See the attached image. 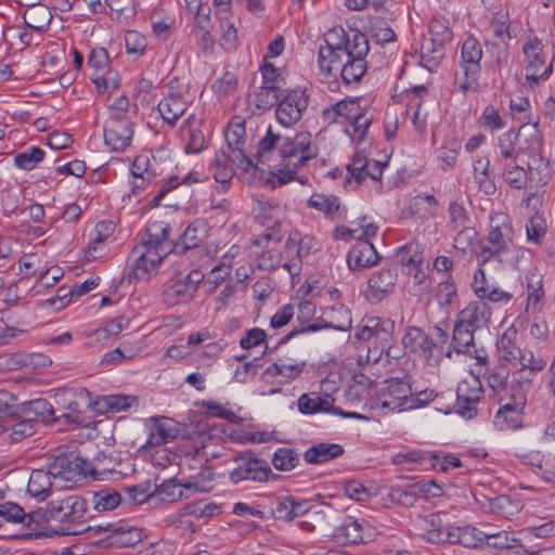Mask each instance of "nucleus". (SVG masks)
I'll use <instances>...</instances> for the list:
<instances>
[{
    "instance_id": "20e7f679",
    "label": "nucleus",
    "mask_w": 555,
    "mask_h": 555,
    "mask_svg": "<svg viewBox=\"0 0 555 555\" xmlns=\"http://www.w3.org/2000/svg\"><path fill=\"white\" fill-rule=\"evenodd\" d=\"M436 340L427 335L422 328L408 326L402 337V345L405 352L418 356L429 364L438 363L443 356L450 358L451 351L446 345L448 334L440 327H435Z\"/></svg>"
},
{
    "instance_id": "1a4fd4ad",
    "label": "nucleus",
    "mask_w": 555,
    "mask_h": 555,
    "mask_svg": "<svg viewBox=\"0 0 555 555\" xmlns=\"http://www.w3.org/2000/svg\"><path fill=\"white\" fill-rule=\"evenodd\" d=\"M233 463L234 468L230 472L229 478L235 485L243 481L267 482L270 477H274L268 462L249 451L235 455Z\"/></svg>"
},
{
    "instance_id": "4468645a",
    "label": "nucleus",
    "mask_w": 555,
    "mask_h": 555,
    "mask_svg": "<svg viewBox=\"0 0 555 555\" xmlns=\"http://www.w3.org/2000/svg\"><path fill=\"white\" fill-rule=\"evenodd\" d=\"M516 133L519 135L518 152H520V156L527 155L529 157L528 170L539 169L544 163L542 156L543 135L539 122L524 124Z\"/></svg>"
},
{
    "instance_id": "39448f33",
    "label": "nucleus",
    "mask_w": 555,
    "mask_h": 555,
    "mask_svg": "<svg viewBox=\"0 0 555 555\" xmlns=\"http://www.w3.org/2000/svg\"><path fill=\"white\" fill-rule=\"evenodd\" d=\"M525 86L534 90L553 74V63L546 62V53L542 40L537 36L529 37L522 44Z\"/></svg>"
},
{
    "instance_id": "69168bd1",
    "label": "nucleus",
    "mask_w": 555,
    "mask_h": 555,
    "mask_svg": "<svg viewBox=\"0 0 555 555\" xmlns=\"http://www.w3.org/2000/svg\"><path fill=\"white\" fill-rule=\"evenodd\" d=\"M240 346L244 350H250L259 346H264L266 350L268 349L267 334L262 328L259 327L247 330L240 338Z\"/></svg>"
},
{
    "instance_id": "ea45409f",
    "label": "nucleus",
    "mask_w": 555,
    "mask_h": 555,
    "mask_svg": "<svg viewBox=\"0 0 555 555\" xmlns=\"http://www.w3.org/2000/svg\"><path fill=\"white\" fill-rule=\"evenodd\" d=\"M333 399L325 395L321 397L317 392L304 393L298 400L299 411L305 414H313L318 412H326L331 409Z\"/></svg>"
},
{
    "instance_id": "58836bf2",
    "label": "nucleus",
    "mask_w": 555,
    "mask_h": 555,
    "mask_svg": "<svg viewBox=\"0 0 555 555\" xmlns=\"http://www.w3.org/2000/svg\"><path fill=\"white\" fill-rule=\"evenodd\" d=\"M473 224V218L464 204L459 201H451L448 207V230L454 231Z\"/></svg>"
},
{
    "instance_id": "13d9d810",
    "label": "nucleus",
    "mask_w": 555,
    "mask_h": 555,
    "mask_svg": "<svg viewBox=\"0 0 555 555\" xmlns=\"http://www.w3.org/2000/svg\"><path fill=\"white\" fill-rule=\"evenodd\" d=\"M387 164L375 162L370 164L369 167H364L359 175H350L345 181L346 188L356 189L364 179L370 178L374 181H378L382 178L383 169Z\"/></svg>"
},
{
    "instance_id": "ddd939ff",
    "label": "nucleus",
    "mask_w": 555,
    "mask_h": 555,
    "mask_svg": "<svg viewBox=\"0 0 555 555\" xmlns=\"http://www.w3.org/2000/svg\"><path fill=\"white\" fill-rule=\"evenodd\" d=\"M309 96L304 89L288 90L281 95L275 104L276 120L284 127H291L297 124L302 113L307 109Z\"/></svg>"
},
{
    "instance_id": "864d4df0",
    "label": "nucleus",
    "mask_w": 555,
    "mask_h": 555,
    "mask_svg": "<svg viewBox=\"0 0 555 555\" xmlns=\"http://www.w3.org/2000/svg\"><path fill=\"white\" fill-rule=\"evenodd\" d=\"M476 331L455 322L453 330V346L457 353H470L474 347V333Z\"/></svg>"
},
{
    "instance_id": "f03ea898",
    "label": "nucleus",
    "mask_w": 555,
    "mask_h": 555,
    "mask_svg": "<svg viewBox=\"0 0 555 555\" xmlns=\"http://www.w3.org/2000/svg\"><path fill=\"white\" fill-rule=\"evenodd\" d=\"M359 96H347L323 108L321 117L326 125L349 124L346 132L352 140L363 141L374 119L372 107Z\"/></svg>"
},
{
    "instance_id": "c85d7f7f",
    "label": "nucleus",
    "mask_w": 555,
    "mask_h": 555,
    "mask_svg": "<svg viewBox=\"0 0 555 555\" xmlns=\"http://www.w3.org/2000/svg\"><path fill=\"white\" fill-rule=\"evenodd\" d=\"M397 273L391 269H382L373 273L367 281V291L365 293L367 300L379 302L384 295L391 292L396 284Z\"/></svg>"
},
{
    "instance_id": "052dcab7",
    "label": "nucleus",
    "mask_w": 555,
    "mask_h": 555,
    "mask_svg": "<svg viewBox=\"0 0 555 555\" xmlns=\"http://www.w3.org/2000/svg\"><path fill=\"white\" fill-rule=\"evenodd\" d=\"M308 206L325 215H332L339 209V201L333 195L315 193L309 198Z\"/></svg>"
},
{
    "instance_id": "4be33fe9",
    "label": "nucleus",
    "mask_w": 555,
    "mask_h": 555,
    "mask_svg": "<svg viewBox=\"0 0 555 555\" xmlns=\"http://www.w3.org/2000/svg\"><path fill=\"white\" fill-rule=\"evenodd\" d=\"M145 427L149 430V437L143 446L153 448L173 441L179 433V424L167 416H153L145 421Z\"/></svg>"
},
{
    "instance_id": "cd10ccee",
    "label": "nucleus",
    "mask_w": 555,
    "mask_h": 555,
    "mask_svg": "<svg viewBox=\"0 0 555 555\" xmlns=\"http://www.w3.org/2000/svg\"><path fill=\"white\" fill-rule=\"evenodd\" d=\"M379 256L367 240H360L348 253L347 263L350 270L361 271L377 263Z\"/></svg>"
},
{
    "instance_id": "2eb2a0df",
    "label": "nucleus",
    "mask_w": 555,
    "mask_h": 555,
    "mask_svg": "<svg viewBox=\"0 0 555 555\" xmlns=\"http://www.w3.org/2000/svg\"><path fill=\"white\" fill-rule=\"evenodd\" d=\"M165 89L164 99L158 103L157 109L164 121L173 126L188 106L185 87L180 83L179 79L173 78Z\"/></svg>"
},
{
    "instance_id": "603ef678",
    "label": "nucleus",
    "mask_w": 555,
    "mask_h": 555,
    "mask_svg": "<svg viewBox=\"0 0 555 555\" xmlns=\"http://www.w3.org/2000/svg\"><path fill=\"white\" fill-rule=\"evenodd\" d=\"M502 175L505 182L516 190H521L527 184V170L518 162L503 163Z\"/></svg>"
},
{
    "instance_id": "423d86ee",
    "label": "nucleus",
    "mask_w": 555,
    "mask_h": 555,
    "mask_svg": "<svg viewBox=\"0 0 555 555\" xmlns=\"http://www.w3.org/2000/svg\"><path fill=\"white\" fill-rule=\"evenodd\" d=\"M482 59L481 43L473 36H468L462 43L460 72L455 80L459 90L462 92L479 90V77L481 72L480 61Z\"/></svg>"
},
{
    "instance_id": "a18cd8bd",
    "label": "nucleus",
    "mask_w": 555,
    "mask_h": 555,
    "mask_svg": "<svg viewBox=\"0 0 555 555\" xmlns=\"http://www.w3.org/2000/svg\"><path fill=\"white\" fill-rule=\"evenodd\" d=\"M141 253L144 255L149 261V268H158L166 255L165 248L160 246L158 243L153 242L149 237L144 236L141 245L135 246L131 255H137Z\"/></svg>"
},
{
    "instance_id": "9d476101",
    "label": "nucleus",
    "mask_w": 555,
    "mask_h": 555,
    "mask_svg": "<svg viewBox=\"0 0 555 555\" xmlns=\"http://www.w3.org/2000/svg\"><path fill=\"white\" fill-rule=\"evenodd\" d=\"M430 39L421 46L422 59L438 61L444 56V46L452 41L453 31L451 18L443 13H437L429 22Z\"/></svg>"
},
{
    "instance_id": "393cba45",
    "label": "nucleus",
    "mask_w": 555,
    "mask_h": 555,
    "mask_svg": "<svg viewBox=\"0 0 555 555\" xmlns=\"http://www.w3.org/2000/svg\"><path fill=\"white\" fill-rule=\"evenodd\" d=\"M244 135L245 121L240 117L233 118L225 132V140L234 156L232 162L237 160L242 168L248 170V168L253 166V160L244 152Z\"/></svg>"
},
{
    "instance_id": "6e6552de",
    "label": "nucleus",
    "mask_w": 555,
    "mask_h": 555,
    "mask_svg": "<svg viewBox=\"0 0 555 555\" xmlns=\"http://www.w3.org/2000/svg\"><path fill=\"white\" fill-rule=\"evenodd\" d=\"M46 513L50 519L69 525L63 532L64 534H79L85 531V529L78 528L80 519L87 513V502L80 495L67 494L54 499L48 503ZM90 529V527L86 528V530Z\"/></svg>"
},
{
    "instance_id": "5fc2aeb1",
    "label": "nucleus",
    "mask_w": 555,
    "mask_h": 555,
    "mask_svg": "<svg viewBox=\"0 0 555 555\" xmlns=\"http://www.w3.org/2000/svg\"><path fill=\"white\" fill-rule=\"evenodd\" d=\"M272 465L280 472H289L298 466L299 455L289 448H279L272 456Z\"/></svg>"
},
{
    "instance_id": "a19ab883",
    "label": "nucleus",
    "mask_w": 555,
    "mask_h": 555,
    "mask_svg": "<svg viewBox=\"0 0 555 555\" xmlns=\"http://www.w3.org/2000/svg\"><path fill=\"white\" fill-rule=\"evenodd\" d=\"M36 425L37 421L33 418L22 420L12 425L0 422V435H3L9 430V440L12 443H16L33 436L36 433Z\"/></svg>"
},
{
    "instance_id": "9b49d317",
    "label": "nucleus",
    "mask_w": 555,
    "mask_h": 555,
    "mask_svg": "<svg viewBox=\"0 0 555 555\" xmlns=\"http://www.w3.org/2000/svg\"><path fill=\"white\" fill-rule=\"evenodd\" d=\"M397 395L398 403L390 400H383V406L403 410L416 409L434 400L436 391L429 388H421L420 384H390L389 395Z\"/></svg>"
},
{
    "instance_id": "72a5a7b5",
    "label": "nucleus",
    "mask_w": 555,
    "mask_h": 555,
    "mask_svg": "<svg viewBox=\"0 0 555 555\" xmlns=\"http://www.w3.org/2000/svg\"><path fill=\"white\" fill-rule=\"evenodd\" d=\"M96 530L108 532L106 538L120 546H130L141 540V534L138 529L127 528L126 526L118 524L107 522L105 526L99 525Z\"/></svg>"
},
{
    "instance_id": "f704fd0d",
    "label": "nucleus",
    "mask_w": 555,
    "mask_h": 555,
    "mask_svg": "<svg viewBox=\"0 0 555 555\" xmlns=\"http://www.w3.org/2000/svg\"><path fill=\"white\" fill-rule=\"evenodd\" d=\"M344 451L339 443L321 442L307 449L304 460L308 464H322L341 456Z\"/></svg>"
},
{
    "instance_id": "09e8293b",
    "label": "nucleus",
    "mask_w": 555,
    "mask_h": 555,
    "mask_svg": "<svg viewBox=\"0 0 555 555\" xmlns=\"http://www.w3.org/2000/svg\"><path fill=\"white\" fill-rule=\"evenodd\" d=\"M212 167L215 180L222 186H225L234 175L231 157L224 151H218L215 155Z\"/></svg>"
},
{
    "instance_id": "680f3d73",
    "label": "nucleus",
    "mask_w": 555,
    "mask_h": 555,
    "mask_svg": "<svg viewBox=\"0 0 555 555\" xmlns=\"http://www.w3.org/2000/svg\"><path fill=\"white\" fill-rule=\"evenodd\" d=\"M51 363L47 356L37 353L29 357L13 354L5 360V370H15L20 365L46 366Z\"/></svg>"
},
{
    "instance_id": "dca6fc26",
    "label": "nucleus",
    "mask_w": 555,
    "mask_h": 555,
    "mask_svg": "<svg viewBox=\"0 0 555 555\" xmlns=\"http://www.w3.org/2000/svg\"><path fill=\"white\" fill-rule=\"evenodd\" d=\"M262 83L255 92V104L259 109H269L273 107L283 93H281V82L283 78L279 69L266 63L260 67Z\"/></svg>"
},
{
    "instance_id": "bb28decb",
    "label": "nucleus",
    "mask_w": 555,
    "mask_h": 555,
    "mask_svg": "<svg viewBox=\"0 0 555 555\" xmlns=\"http://www.w3.org/2000/svg\"><path fill=\"white\" fill-rule=\"evenodd\" d=\"M491 318L490 307L482 300L472 301L462 309L456 321L474 331L488 326Z\"/></svg>"
},
{
    "instance_id": "f3484780",
    "label": "nucleus",
    "mask_w": 555,
    "mask_h": 555,
    "mask_svg": "<svg viewBox=\"0 0 555 555\" xmlns=\"http://www.w3.org/2000/svg\"><path fill=\"white\" fill-rule=\"evenodd\" d=\"M133 137L132 122L127 115L113 113L104 125V141L113 152L127 150Z\"/></svg>"
},
{
    "instance_id": "6e6d98bb",
    "label": "nucleus",
    "mask_w": 555,
    "mask_h": 555,
    "mask_svg": "<svg viewBox=\"0 0 555 555\" xmlns=\"http://www.w3.org/2000/svg\"><path fill=\"white\" fill-rule=\"evenodd\" d=\"M428 521L433 528L424 530L422 538L431 544L450 543V526L446 528L438 527L440 519L437 514H430Z\"/></svg>"
},
{
    "instance_id": "6ab92c4d",
    "label": "nucleus",
    "mask_w": 555,
    "mask_h": 555,
    "mask_svg": "<svg viewBox=\"0 0 555 555\" xmlns=\"http://www.w3.org/2000/svg\"><path fill=\"white\" fill-rule=\"evenodd\" d=\"M489 26L493 36L504 42V48H501L498 43L491 44V47L496 50L494 65L501 67L507 63L508 59V43L504 40L515 39L517 37V33L512 25L507 10H499L494 12L491 16Z\"/></svg>"
},
{
    "instance_id": "2f4dec72",
    "label": "nucleus",
    "mask_w": 555,
    "mask_h": 555,
    "mask_svg": "<svg viewBox=\"0 0 555 555\" xmlns=\"http://www.w3.org/2000/svg\"><path fill=\"white\" fill-rule=\"evenodd\" d=\"M138 403V398L130 395L99 396L92 402L93 409L100 413H118L129 410Z\"/></svg>"
},
{
    "instance_id": "37998d69",
    "label": "nucleus",
    "mask_w": 555,
    "mask_h": 555,
    "mask_svg": "<svg viewBox=\"0 0 555 555\" xmlns=\"http://www.w3.org/2000/svg\"><path fill=\"white\" fill-rule=\"evenodd\" d=\"M482 537V547H490L499 551L512 548L516 546L518 542V539L515 537V532L508 530L483 532Z\"/></svg>"
},
{
    "instance_id": "c9c22d12",
    "label": "nucleus",
    "mask_w": 555,
    "mask_h": 555,
    "mask_svg": "<svg viewBox=\"0 0 555 555\" xmlns=\"http://www.w3.org/2000/svg\"><path fill=\"white\" fill-rule=\"evenodd\" d=\"M23 18L29 28L36 31H46L52 22L53 14L47 5L39 3L28 8Z\"/></svg>"
},
{
    "instance_id": "412c9836",
    "label": "nucleus",
    "mask_w": 555,
    "mask_h": 555,
    "mask_svg": "<svg viewBox=\"0 0 555 555\" xmlns=\"http://www.w3.org/2000/svg\"><path fill=\"white\" fill-rule=\"evenodd\" d=\"M375 529L365 520L347 518L332 532L335 543L341 545L367 543L375 537Z\"/></svg>"
},
{
    "instance_id": "0eeeda50",
    "label": "nucleus",
    "mask_w": 555,
    "mask_h": 555,
    "mask_svg": "<svg viewBox=\"0 0 555 555\" xmlns=\"http://www.w3.org/2000/svg\"><path fill=\"white\" fill-rule=\"evenodd\" d=\"M362 322L357 328L356 338L367 343L366 359L376 363L392 340L393 323L379 318H367Z\"/></svg>"
},
{
    "instance_id": "774afa93",
    "label": "nucleus",
    "mask_w": 555,
    "mask_h": 555,
    "mask_svg": "<svg viewBox=\"0 0 555 555\" xmlns=\"http://www.w3.org/2000/svg\"><path fill=\"white\" fill-rule=\"evenodd\" d=\"M479 122L481 127L490 131H496L505 127V121L498 108L493 105H487L480 116Z\"/></svg>"
},
{
    "instance_id": "e433bc0d",
    "label": "nucleus",
    "mask_w": 555,
    "mask_h": 555,
    "mask_svg": "<svg viewBox=\"0 0 555 555\" xmlns=\"http://www.w3.org/2000/svg\"><path fill=\"white\" fill-rule=\"evenodd\" d=\"M517 133L508 130L498 138V151L501 157V163H517L520 158L518 152V138Z\"/></svg>"
},
{
    "instance_id": "aec40b11",
    "label": "nucleus",
    "mask_w": 555,
    "mask_h": 555,
    "mask_svg": "<svg viewBox=\"0 0 555 555\" xmlns=\"http://www.w3.org/2000/svg\"><path fill=\"white\" fill-rule=\"evenodd\" d=\"M203 279L204 273L202 271L191 270L183 279L175 281L164 289L162 294L164 302L169 306H177L190 301L196 294Z\"/></svg>"
},
{
    "instance_id": "a211bd4d",
    "label": "nucleus",
    "mask_w": 555,
    "mask_h": 555,
    "mask_svg": "<svg viewBox=\"0 0 555 555\" xmlns=\"http://www.w3.org/2000/svg\"><path fill=\"white\" fill-rule=\"evenodd\" d=\"M320 69L325 74H340L345 85L359 82L367 70L366 56H352L345 60H325L318 62Z\"/></svg>"
},
{
    "instance_id": "7ed1b4c3",
    "label": "nucleus",
    "mask_w": 555,
    "mask_h": 555,
    "mask_svg": "<svg viewBox=\"0 0 555 555\" xmlns=\"http://www.w3.org/2000/svg\"><path fill=\"white\" fill-rule=\"evenodd\" d=\"M370 51L366 35L358 29L346 31L335 26L325 34V46L319 48L318 62L325 60H345L354 56H367Z\"/></svg>"
},
{
    "instance_id": "0e129e2a",
    "label": "nucleus",
    "mask_w": 555,
    "mask_h": 555,
    "mask_svg": "<svg viewBox=\"0 0 555 555\" xmlns=\"http://www.w3.org/2000/svg\"><path fill=\"white\" fill-rule=\"evenodd\" d=\"M526 232L529 242L540 244L546 234L545 219L541 215L534 214L526 224Z\"/></svg>"
},
{
    "instance_id": "4c0bfd02",
    "label": "nucleus",
    "mask_w": 555,
    "mask_h": 555,
    "mask_svg": "<svg viewBox=\"0 0 555 555\" xmlns=\"http://www.w3.org/2000/svg\"><path fill=\"white\" fill-rule=\"evenodd\" d=\"M0 520L21 524L24 528L30 529L34 522V515L25 513L24 508L14 502L0 503Z\"/></svg>"
},
{
    "instance_id": "3c124183",
    "label": "nucleus",
    "mask_w": 555,
    "mask_h": 555,
    "mask_svg": "<svg viewBox=\"0 0 555 555\" xmlns=\"http://www.w3.org/2000/svg\"><path fill=\"white\" fill-rule=\"evenodd\" d=\"M439 206L438 199L428 193H423L414 196L410 204L412 214L422 217L434 216Z\"/></svg>"
},
{
    "instance_id": "b1692460",
    "label": "nucleus",
    "mask_w": 555,
    "mask_h": 555,
    "mask_svg": "<svg viewBox=\"0 0 555 555\" xmlns=\"http://www.w3.org/2000/svg\"><path fill=\"white\" fill-rule=\"evenodd\" d=\"M485 242L495 246L496 251H508L513 243V228L506 214L495 212L490 216L489 232Z\"/></svg>"
},
{
    "instance_id": "79ce46f5",
    "label": "nucleus",
    "mask_w": 555,
    "mask_h": 555,
    "mask_svg": "<svg viewBox=\"0 0 555 555\" xmlns=\"http://www.w3.org/2000/svg\"><path fill=\"white\" fill-rule=\"evenodd\" d=\"M88 65L91 66L98 74H100L99 76L92 78L93 82L99 87L103 86L105 89H107L109 87L108 80L103 76L109 65L107 51L104 48H95L91 50L88 59Z\"/></svg>"
},
{
    "instance_id": "7c9ffc66",
    "label": "nucleus",
    "mask_w": 555,
    "mask_h": 555,
    "mask_svg": "<svg viewBox=\"0 0 555 555\" xmlns=\"http://www.w3.org/2000/svg\"><path fill=\"white\" fill-rule=\"evenodd\" d=\"M56 481L49 468L34 469L29 476L27 492L30 496L43 501L52 494Z\"/></svg>"
},
{
    "instance_id": "c03bdc74",
    "label": "nucleus",
    "mask_w": 555,
    "mask_h": 555,
    "mask_svg": "<svg viewBox=\"0 0 555 555\" xmlns=\"http://www.w3.org/2000/svg\"><path fill=\"white\" fill-rule=\"evenodd\" d=\"M114 224L112 222L101 221L95 225L96 235L90 243L88 249L86 250V257L88 259H98L104 255L105 251V238L113 231Z\"/></svg>"
},
{
    "instance_id": "5701e85b",
    "label": "nucleus",
    "mask_w": 555,
    "mask_h": 555,
    "mask_svg": "<svg viewBox=\"0 0 555 555\" xmlns=\"http://www.w3.org/2000/svg\"><path fill=\"white\" fill-rule=\"evenodd\" d=\"M513 402L503 404L495 415L494 425L500 430H515L521 427L526 398L519 387L513 389Z\"/></svg>"
},
{
    "instance_id": "f8f14e48",
    "label": "nucleus",
    "mask_w": 555,
    "mask_h": 555,
    "mask_svg": "<svg viewBox=\"0 0 555 555\" xmlns=\"http://www.w3.org/2000/svg\"><path fill=\"white\" fill-rule=\"evenodd\" d=\"M48 467L54 480L65 481H76L92 472V463L74 451L54 456Z\"/></svg>"
},
{
    "instance_id": "8fccbe9b",
    "label": "nucleus",
    "mask_w": 555,
    "mask_h": 555,
    "mask_svg": "<svg viewBox=\"0 0 555 555\" xmlns=\"http://www.w3.org/2000/svg\"><path fill=\"white\" fill-rule=\"evenodd\" d=\"M44 151L39 146H30L27 150L15 154L13 163L22 170H33L44 158Z\"/></svg>"
},
{
    "instance_id": "338daca9",
    "label": "nucleus",
    "mask_w": 555,
    "mask_h": 555,
    "mask_svg": "<svg viewBox=\"0 0 555 555\" xmlns=\"http://www.w3.org/2000/svg\"><path fill=\"white\" fill-rule=\"evenodd\" d=\"M147 41L143 34L128 30L125 35V47L128 54L142 56L146 50Z\"/></svg>"
},
{
    "instance_id": "49530a36",
    "label": "nucleus",
    "mask_w": 555,
    "mask_h": 555,
    "mask_svg": "<svg viewBox=\"0 0 555 555\" xmlns=\"http://www.w3.org/2000/svg\"><path fill=\"white\" fill-rule=\"evenodd\" d=\"M526 279L528 289L526 311H537L544 299L542 276L539 274H530Z\"/></svg>"
},
{
    "instance_id": "c756f323",
    "label": "nucleus",
    "mask_w": 555,
    "mask_h": 555,
    "mask_svg": "<svg viewBox=\"0 0 555 555\" xmlns=\"http://www.w3.org/2000/svg\"><path fill=\"white\" fill-rule=\"evenodd\" d=\"M203 228V224L198 221L190 223L180 235L179 240L172 244L170 253L184 256L188 251H192V255H197L199 253L198 248L204 240L202 235Z\"/></svg>"
},
{
    "instance_id": "f257e3e1",
    "label": "nucleus",
    "mask_w": 555,
    "mask_h": 555,
    "mask_svg": "<svg viewBox=\"0 0 555 555\" xmlns=\"http://www.w3.org/2000/svg\"><path fill=\"white\" fill-rule=\"evenodd\" d=\"M276 154L279 166L273 172V188L286 184L295 178V169L304 167L319 154L317 144L310 132H298L294 137H283L269 127L266 135L259 141L256 157L261 163L274 160Z\"/></svg>"
},
{
    "instance_id": "bf43d9fd",
    "label": "nucleus",
    "mask_w": 555,
    "mask_h": 555,
    "mask_svg": "<svg viewBox=\"0 0 555 555\" xmlns=\"http://www.w3.org/2000/svg\"><path fill=\"white\" fill-rule=\"evenodd\" d=\"M260 251H255L258 255V267L263 270H272L281 266L283 260V253L278 248V245H268V247H259Z\"/></svg>"
},
{
    "instance_id": "de8ad7c7",
    "label": "nucleus",
    "mask_w": 555,
    "mask_h": 555,
    "mask_svg": "<svg viewBox=\"0 0 555 555\" xmlns=\"http://www.w3.org/2000/svg\"><path fill=\"white\" fill-rule=\"evenodd\" d=\"M517 332L515 330H507L498 340V349L501 352V358L514 365L515 361L522 352L515 344Z\"/></svg>"
},
{
    "instance_id": "a878e982",
    "label": "nucleus",
    "mask_w": 555,
    "mask_h": 555,
    "mask_svg": "<svg viewBox=\"0 0 555 555\" xmlns=\"http://www.w3.org/2000/svg\"><path fill=\"white\" fill-rule=\"evenodd\" d=\"M131 175L132 177L145 179L151 184H156L162 180H166V167L156 156L141 154L132 162Z\"/></svg>"
},
{
    "instance_id": "473e14b6",
    "label": "nucleus",
    "mask_w": 555,
    "mask_h": 555,
    "mask_svg": "<svg viewBox=\"0 0 555 555\" xmlns=\"http://www.w3.org/2000/svg\"><path fill=\"white\" fill-rule=\"evenodd\" d=\"M482 533L478 528L466 526H450V544H459L468 548L482 547Z\"/></svg>"
},
{
    "instance_id": "4d7b16f0",
    "label": "nucleus",
    "mask_w": 555,
    "mask_h": 555,
    "mask_svg": "<svg viewBox=\"0 0 555 555\" xmlns=\"http://www.w3.org/2000/svg\"><path fill=\"white\" fill-rule=\"evenodd\" d=\"M426 93H427V89L424 86L414 87L411 90L410 101L408 104V106L410 108L415 107V111L413 114V124H414L415 129L420 133H423L426 130V118H425V115L422 117V112H421V99Z\"/></svg>"
},
{
    "instance_id": "e2e57ef3",
    "label": "nucleus",
    "mask_w": 555,
    "mask_h": 555,
    "mask_svg": "<svg viewBox=\"0 0 555 555\" xmlns=\"http://www.w3.org/2000/svg\"><path fill=\"white\" fill-rule=\"evenodd\" d=\"M453 232L455 233V236L453 237V247L457 251L462 253H465L467 249L473 247L478 235L475 224L454 230Z\"/></svg>"
}]
</instances>
